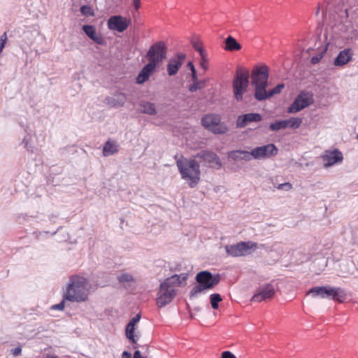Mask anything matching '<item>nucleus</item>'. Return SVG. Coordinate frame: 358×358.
Returning <instances> with one entry per match:
<instances>
[{
    "instance_id": "nucleus-1",
    "label": "nucleus",
    "mask_w": 358,
    "mask_h": 358,
    "mask_svg": "<svg viewBox=\"0 0 358 358\" xmlns=\"http://www.w3.org/2000/svg\"><path fill=\"white\" fill-rule=\"evenodd\" d=\"M88 280L81 276H71L62 288V298L73 303H83L88 300L90 294Z\"/></svg>"
},
{
    "instance_id": "nucleus-2",
    "label": "nucleus",
    "mask_w": 358,
    "mask_h": 358,
    "mask_svg": "<svg viewBox=\"0 0 358 358\" xmlns=\"http://www.w3.org/2000/svg\"><path fill=\"white\" fill-rule=\"evenodd\" d=\"M186 279V274L182 275V278L180 275H173L162 282L157 299L158 306L164 307L169 304L176 296V287L180 285L182 282L185 281Z\"/></svg>"
},
{
    "instance_id": "nucleus-3",
    "label": "nucleus",
    "mask_w": 358,
    "mask_h": 358,
    "mask_svg": "<svg viewBox=\"0 0 358 358\" xmlns=\"http://www.w3.org/2000/svg\"><path fill=\"white\" fill-rule=\"evenodd\" d=\"M181 177L190 187H194L200 180L199 164L194 159L182 158L176 162Z\"/></svg>"
},
{
    "instance_id": "nucleus-4",
    "label": "nucleus",
    "mask_w": 358,
    "mask_h": 358,
    "mask_svg": "<svg viewBox=\"0 0 358 358\" xmlns=\"http://www.w3.org/2000/svg\"><path fill=\"white\" fill-rule=\"evenodd\" d=\"M268 68L266 65L255 66L251 73V84L255 88V97L258 101L265 99L268 85Z\"/></svg>"
},
{
    "instance_id": "nucleus-5",
    "label": "nucleus",
    "mask_w": 358,
    "mask_h": 358,
    "mask_svg": "<svg viewBox=\"0 0 358 358\" xmlns=\"http://www.w3.org/2000/svg\"><path fill=\"white\" fill-rule=\"evenodd\" d=\"M227 254L231 257H239L252 255L258 249H266L264 244L259 245L252 241H241L224 247Z\"/></svg>"
},
{
    "instance_id": "nucleus-6",
    "label": "nucleus",
    "mask_w": 358,
    "mask_h": 358,
    "mask_svg": "<svg viewBox=\"0 0 358 358\" xmlns=\"http://www.w3.org/2000/svg\"><path fill=\"white\" fill-rule=\"evenodd\" d=\"M198 285H195L190 292V297L195 298L199 294L205 290L210 289L218 284L220 276L213 275L209 271H204L198 273L196 275Z\"/></svg>"
},
{
    "instance_id": "nucleus-7",
    "label": "nucleus",
    "mask_w": 358,
    "mask_h": 358,
    "mask_svg": "<svg viewBox=\"0 0 358 358\" xmlns=\"http://www.w3.org/2000/svg\"><path fill=\"white\" fill-rule=\"evenodd\" d=\"M249 71L246 69L238 67L232 82L234 96L236 101H241L243 99V94L247 92L249 85Z\"/></svg>"
},
{
    "instance_id": "nucleus-8",
    "label": "nucleus",
    "mask_w": 358,
    "mask_h": 358,
    "mask_svg": "<svg viewBox=\"0 0 358 358\" xmlns=\"http://www.w3.org/2000/svg\"><path fill=\"white\" fill-rule=\"evenodd\" d=\"M308 295L321 299H329L342 302L346 297L345 291L340 287L331 286L314 287L308 290Z\"/></svg>"
},
{
    "instance_id": "nucleus-9",
    "label": "nucleus",
    "mask_w": 358,
    "mask_h": 358,
    "mask_svg": "<svg viewBox=\"0 0 358 358\" xmlns=\"http://www.w3.org/2000/svg\"><path fill=\"white\" fill-rule=\"evenodd\" d=\"M167 48L164 43L159 41L153 44L148 50L146 57L149 64L157 68L166 58Z\"/></svg>"
},
{
    "instance_id": "nucleus-10",
    "label": "nucleus",
    "mask_w": 358,
    "mask_h": 358,
    "mask_svg": "<svg viewBox=\"0 0 358 358\" xmlns=\"http://www.w3.org/2000/svg\"><path fill=\"white\" fill-rule=\"evenodd\" d=\"M202 125L209 131L218 134H222L228 131L227 127L220 122L217 115H207L201 120Z\"/></svg>"
},
{
    "instance_id": "nucleus-11",
    "label": "nucleus",
    "mask_w": 358,
    "mask_h": 358,
    "mask_svg": "<svg viewBox=\"0 0 358 358\" xmlns=\"http://www.w3.org/2000/svg\"><path fill=\"white\" fill-rule=\"evenodd\" d=\"M313 103V95L311 92H301L295 99L292 104L289 107L290 113H297L309 106Z\"/></svg>"
},
{
    "instance_id": "nucleus-12",
    "label": "nucleus",
    "mask_w": 358,
    "mask_h": 358,
    "mask_svg": "<svg viewBox=\"0 0 358 358\" xmlns=\"http://www.w3.org/2000/svg\"><path fill=\"white\" fill-rule=\"evenodd\" d=\"M278 154V148L273 143L257 147L250 151L251 159H264Z\"/></svg>"
},
{
    "instance_id": "nucleus-13",
    "label": "nucleus",
    "mask_w": 358,
    "mask_h": 358,
    "mask_svg": "<svg viewBox=\"0 0 358 358\" xmlns=\"http://www.w3.org/2000/svg\"><path fill=\"white\" fill-rule=\"evenodd\" d=\"M275 294V289L271 284H264L261 285L256 294L252 296V301L261 302L267 299H271Z\"/></svg>"
},
{
    "instance_id": "nucleus-14",
    "label": "nucleus",
    "mask_w": 358,
    "mask_h": 358,
    "mask_svg": "<svg viewBox=\"0 0 358 358\" xmlns=\"http://www.w3.org/2000/svg\"><path fill=\"white\" fill-rule=\"evenodd\" d=\"M196 157L201 159L210 167L219 169L222 166L219 157L213 152L203 150L199 152Z\"/></svg>"
},
{
    "instance_id": "nucleus-15",
    "label": "nucleus",
    "mask_w": 358,
    "mask_h": 358,
    "mask_svg": "<svg viewBox=\"0 0 358 358\" xmlns=\"http://www.w3.org/2000/svg\"><path fill=\"white\" fill-rule=\"evenodd\" d=\"M130 20L120 15H114L108 20V27L111 30L123 32L128 27Z\"/></svg>"
},
{
    "instance_id": "nucleus-16",
    "label": "nucleus",
    "mask_w": 358,
    "mask_h": 358,
    "mask_svg": "<svg viewBox=\"0 0 358 358\" xmlns=\"http://www.w3.org/2000/svg\"><path fill=\"white\" fill-rule=\"evenodd\" d=\"M186 55L178 53L174 57L171 58L167 64V73L169 76H175L182 65Z\"/></svg>"
},
{
    "instance_id": "nucleus-17",
    "label": "nucleus",
    "mask_w": 358,
    "mask_h": 358,
    "mask_svg": "<svg viewBox=\"0 0 358 358\" xmlns=\"http://www.w3.org/2000/svg\"><path fill=\"white\" fill-rule=\"evenodd\" d=\"M324 167H329L343 160V154L338 150L325 151L322 155Z\"/></svg>"
},
{
    "instance_id": "nucleus-18",
    "label": "nucleus",
    "mask_w": 358,
    "mask_h": 358,
    "mask_svg": "<svg viewBox=\"0 0 358 358\" xmlns=\"http://www.w3.org/2000/svg\"><path fill=\"white\" fill-rule=\"evenodd\" d=\"M118 282L125 288H134L137 285V278L131 273L122 271L117 276Z\"/></svg>"
},
{
    "instance_id": "nucleus-19",
    "label": "nucleus",
    "mask_w": 358,
    "mask_h": 358,
    "mask_svg": "<svg viewBox=\"0 0 358 358\" xmlns=\"http://www.w3.org/2000/svg\"><path fill=\"white\" fill-rule=\"evenodd\" d=\"M262 120V116L259 113H248L238 116L236 121V126L239 128L246 127L250 122H259Z\"/></svg>"
},
{
    "instance_id": "nucleus-20",
    "label": "nucleus",
    "mask_w": 358,
    "mask_h": 358,
    "mask_svg": "<svg viewBox=\"0 0 358 358\" xmlns=\"http://www.w3.org/2000/svg\"><path fill=\"white\" fill-rule=\"evenodd\" d=\"M127 100V96L124 93L117 92L111 96L106 99V104L113 108H119L124 106Z\"/></svg>"
},
{
    "instance_id": "nucleus-21",
    "label": "nucleus",
    "mask_w": 358,
    "mask_h": 358,
    "mask_svg": "<svg viewBox=\"0 0 358 358\" xmlns=\"http://www.w3.org/2000/svg\"><path fill=\"white\" fill-rule=\"evenodd\" d=\"M352 57V51L350 48H345L341 51L335 58L334 64L336 66H343L347 64Z\"/></svg>"
},
{
    "instance_id": "nucleus-22",
    "label": "nucleus",
    "mask_w": 358,
    "mask_h": 358,
    "mask_svg": "<svg viewBox=\"0 0 358 358\" xmlns=\"http://www.w3.org/2000/svg\"><path fill=\"white\" fill-rule=\"evenodd\" d=\"M156 68L148 63L141 69L136 78V83L142 85L148 81L151 75L155 71Z\"/></svg>"
},
{
    "instance_id": "nucleus-23",
    "label": "nucleus",
    "mask_w": 358,
    "mask_h": 358,
    "mask_svg": "<svg viewBox=\"0 0 358 358\" xmlns=\"http://www.w3.org/2000/svg\"><path fill=\"white\" fill-rule=\"evenodd\" d=\"M82 29L85 34L97 44H102L103 43L102 36L97 33L96 28L94 26L83 25Z\"/></svg>"
},
{
    "instance_id": "nucleus-24",
    "label": "nucleus",
    "mask_w": 358,
    "mask_h": 358,
    "mask_svg": "<svg viewBox=\"0 0 358 358\" xmlns=\"http://www.w3.org/2000/svg\"><path fill=\"white\" fill-rule=\"evenodd\" d=\"M118 150L119 144L117 142L114 140H108L103 145V155L105 157H108L117 152Z\"/></svg>"
},
{
    "instance_id": "nucleus-25",
    "label": "nucleus",
    "mask_w": 358,
    "mask_h": 358,
    "mask_svg": "<svg viewBox=\"0 0 358 358\" xmlns=\"http://www.w3.org/2000/svg\"><path fill=\"white\" fill-rule=\"evenodd\" d=\"M228 157L234 161L245 160L248 162L251 160L250 152L245 150L231 151L228 153Z\"/></svg>"
},
{
    "instance_id": "nucleus-26",
    "label": "nucleus",
    "mask_w": 358,
    "mask_h": 358,
    "mask_svg": "<svg viewBox=\"0 0 358 358\" xmlns=\"http://www.w3.org/2000/svg\"><path fill=\"white\" fill-rule=\"evenodd\" d=\"M141 107V111L143 113L154 115L157 113L156 106L155 103L143 101L139 104Z\"/></svg>"
},
{
    "instance_id": "nucleus-27",
    "label": "nucleus",
    "mask_w": 358,
    "mask_h": 358,
    "mask_svg": "<svg viewBox=\"0 0 358 358\" xmlns=\"http://www.w3.org/2000/svg\"><path fill=\"white\" fill-rule=\"evenodd\" d=\"M340 275L342 277H347L349 275L354 273L355 265L352 262H343L340 265Z\"/></svg>"
},
{
    "instance_id": "nucleus-28",
    "label": "nucleus",
    "mask_w": 358,
    "mask_h": 358,
    "mask_svg": "<svg viewBox=\"0 0 358 358\" xmlns=\"http://www.w3.org/2000/svg\"><path fill=\"white\" fill-rule=\"evenodd\" d=\"M224 49L228 51L239 50L241 49V45L234 37L229 36L225 40Z\"/></svg>"
},
{
    "instance_id": "nucleus-29",
    "label": "nucleus",
    "mask_w": 358,
    "mask_h": 358,
    "mask_svg": "<svg viewBox=\"0 0 358 358\" xmlns=\"http://www.w3.org/2000/svg\"><path fill=\"white\" fill-rule=\"evenodd\" d=\"M287 122V128L297 129L302 123V119L300 117H292L289 120H285Z\"/></svg>"
},
{
    "instance_id": "nucleus-30",
    "label": "nucleus",
    "mask_w": 358,
    "mask_h": 358,
    "mask_svg": "<svg viewBox=\"0 0 358 358\" xmlns=\"http://www.w3.org/2000/svg\"><path fill=\"white\" fill-rule=\"evenodd\" d=\"M135 331V326L127 324L126 327V336L128 339L131 341L133 343H136L137 341L136 336L134 334Z\"/></svg>"
},
{
    "instance_id": "nucleus-31",
    "label": "nucleus",
    "mask_w": 358,
    "mask_h": 358,
    "mask_svg": "<svg viewBox=\"0 0 358 358\" xmlns=\"http://www.w3.org/2000/svg\"><path fill=\"white\" fill-rule=\"evenodd\" d=\"M287 122H285V120H278L273 123H271L270 124V129L272 131H279L280 129H286L287 128Z\"/></svg>"
},
{
    "instance_id": "nucleus-32",
    "label": "nucleus",
    "mask_w": 358,
    "mask_h": 358,
    "mask_svg": "<svg viewBox=\"0 0 358 358\" xmlns=\"http://www.w3.org/2000/svg\"><path fill=\"white\" fill-rule=\"evenodd\" d=\"M284 87H285L284 84L281 83V84H278L275 87H274L271 90L267 91L266 90V96L265 97V99L270 98L275 94L280 93V92L282 91V90Z\"/></svg>"
},
{
    "instance_id": "nucleus-33",
    "label": "nucleus",
    "mask_w": 358,
    "mask_h": 358,
    "mask_svg": "<svg viewBox=\"0 0 358 358\" xmlns=\"http://www.w3.org/2000/svg\"><path fill=\"white\" fill-rule=\"evenodd\" d=\"M210 304L213 309L218 308V303L222 301V297L219 294H212L210 296Z\"/></svg>"
},
{
    "instance_id": "nucleus-34",
    "label": "nucleus",
    "mask_w": 358,
    "mask_h": 358,
    "mask_svg": "<svg viewBox=\"0 0 358 358\" xmlns=\"http://www.w3.org/2000/svg\"><path fill=\"white\" fill-rule=\"evenodd\" d=\"M205 86L204 80H194L193 81V84L191 85L189 87L190 92H194L199 90L202 89Z\"/></svg>"
},
{
    "instance_id": "nucleus-35",
    "label": "nucleus",
    "mask_w": 358,
    "mask_h": 358,
    "mask_svg": "<svg viewBox=\"0 0 358 358\" xmlns=\"http://www.w3.org/2000/svg\"><path fill=\"white\" fill-rule=\"evenodd\" d=\"M81 13L85 16H94V10L93 9L88 6H83L80 8Z\"/></svg>"
},
{
    "instance_id": "nucleus-36",
    "label": "nucleus",
    "mask_w": 358,
    "mask_h": 358,
    "mask_svg": "<svg viewBox=\"0 0 358 358\" xmlns=\"http://www.w3.org/2000/svg\"><path fill=\"white\" fill-rule=\"evenodd\" d=\"M316 265H320L322 266L321 268H320L319 270H316L315 269V272H319V271H321L324 269V268L327 266V261L323 259V258H321L320 259H317V261H315L314 263H313V267L315 268Z\"/></svg>"
},
{
    "instance_id": "nucleus-37",
    "label": "nucleus",
    "mask_w": 358,
    "mask_h": 358,
    "mask_svg": "<svg viewBox=\"0 0 358 358\" xmlns=\"http://www.w3.org/2000/svg\"><path fill=\"white\" fill-rule=\"evenodd\" d=\"M6 41H7L6 34L4 33L1 35V36L0 38V53L1 52L3 48H4Z\"/></svg>"
},
{
    "instance_id": "nucleus-38",
    "label": "nucleus",
    "mask_w": 358,
    "mask_h": 358,
    "mask_svg": "<svg viewBox=\"0 0 358 358\" xmlns=\"http://www.w3.org/2000/svg\"><path fill=\"white\" fill-rule=\"evenodd\" d=\"M292 186L289 182H285L282 184H280L278 187V189H284L285 191H289L292 189Z\"/></svg>"
},
{
    "instance_id": "nucleus-39",
    "label": "nucleus",
    "mask_w": 358,
    "mask_h": 358,
    "mask_svg": "<svg viewBox=\"0 0 358 358\" xmlns=\"http://www.w3.org/2000/svg\"><path fill=\"white\" fill-rule=\"evenodd\" d=\"M65 301L63 299L59 303L52 306V308L53 310H63L65 306Z\"/></svg>"
},
{
    "instance_id": "nucleus-40",
    "label": "nucleus",
    "mask_w": 358,
    "mask_h": 358,
    "mask_svg": "<svg viewBox=\"0 0 358 358\" xmlns=\"http://www.w3.org/2000/svg\"><path fill=\"white\" fill-rule=\"evenodd\" d=\"M200 66H201V67L204 71H206L208 69V59H207V57L201 58V62H200Z\"/></svg>"
},
{
    "instance_id": "nucleus-41",
    "label": "nucleus",
    "mask_w": 358,
    "mask_h": 358,
    "mask_svg": "<svg viewBox=\"0 0 358 358\" xmlns=\"http://www.w3.org/2000/svg\"><path fill=\"white\" fill-rule=\"evenodd\" d=\"M141 315L137 314L134 317H133L129 324L136 326V324L140 321Z\"/></svg>"
},
{
    "instance_id": "nucleus-42",
    "label": "nucleus",
    "mask_w": 358,
    "mask_h": 358,
    "mask_svg": "<svg viewBox=\"0 0 358 358\" xmlns=\"http://www.w3.org/2000/svg\"><path fill=\"white\" fill-rule=\"evenodd\" d=\"M222 358H236V356L229 351H224L222 353Z\"/></svg>"
},
{
    "instance_id": "nucleus-43",
    "label": "nucleus",
    "mask_w": 358,
    "mask_h": 358,
    "mask_svg": "<svg viewBox=\"0 0 358 358\" xmlns=\"http://www.w3.org/2000/svg\"><path fill=\"white\" fill-rule=\"evenodd\" d=\"M22 352V349L20 347H17L15 348V349H13L11 350V353L13 356L16 357L17 355H19Z\"/></svg>"
},
{
    "instance_id": "nucleus-44",
    "label": "nucleus",
    "mask_w": 358,
    "mask_h": 358,
    "mask_svg": "<svg viewBox=\"0 0 358 358\" xmlns=\"http://www.w3.org/2000/svg\"><path fill=\"white\" fill-rule=\"evenodd\" d=\"M322 55H319L315 56V57H312L311 62L313 64H315L320 62V60L322 59Z\"/></svg>"
},
{
    "instance_id": "nucleus-45",
    "label": "nucleus",
    "mask_w": 358,
    "mask_h": 358,
    "mask_svg": "<svg viewBox=\"0 0 358 358\" xmlns=\"http://www.w3.org/2000/svg\"><path fill=\"white\" fill-rule=\"evenodd\" d=\"M192 45L196 50H199L200 48L202 47L201 45L200 44L199 41H192Z\"/></svg>"
},
{
    "instance_id": "nucleus-46",
    "label": "nucleus",
    "mask_w": 358,
    "mask_h": 358,
    "mask_svg": "<svg viewBox=\"0 0 358 358\" xmlns=\"http://www.w3.org/2000/svg\"><path fill=\"white\" fill-rule=\"evenodd\" d=\"M197 51L199 52V55L201 56V57H207L206 56V53L205 52L203 48L201 47L200 48L199 50H197Z\"/></svg>"
},
{
    "instance_id": "nucleus-47",
    "label": "nucleus",
    "mask_w": 358,
    "mask_h": 358,
    "mask_svg": "<svg viewBox=\"0 0 358 358\" xmlns=\"http://www.w3.org/2000/svg\"><path fill=\"white\" fill-rule=\"evenodd\" d=\"M134 6L136 9H138L141 6V0H133Z\"/></svg>"
},
{
    "instance_id": "nucleus-48",
    "label": "nucleus",
    "mask_w": 358,
    "mask_h": 358,
    "mask_svg": "<svg viewBox=\"0 0 358 358\" xmlns=\"http://www.w3.org/2000/svg\"><path fill=\"white\" fill-rule=\"evenodd\" d=\"M191 72H192V81L197 80L198 78H197V74H196V69L192 71Z\"/></svg>"
},
{
    "instance_id": "nucleus-49",
    "label": "nucleus",
    "mask_w": 358,
    "mask_h": 358,
    "mask_svg": "<svg viewBox=\"0 0 358 358\" xmlns=\"http://www.w3.org/2000/svg\"><path fill=\"white\" fill-rule=\"evenodd\" d=\"M122 358H131V355L127 351H124L122 355Z\"/></svg>"
},
{
    "instance_id": "nucleus-50",
    "label": "nucleus",
    "mask_w": 358,
    "mask_h": 358,
    "mask_svg": "<svg viewBox=\"0 0 358 358\" xmlns=\"http://www.w3.org/2000/svg\"><path fill=\"white\" fill-rule=\"evenodd\" d=\"M32 144H34V141L32 139V137H31L29 139H26V145L27 146H28L29 145L31 146Z\"/></svg>"
},
{
    "instance_id": "nucleus-51",
    "label": "nucleus",
    "mask_w": 358,
    "mask_h": 358,
    "mask_svg": "<svg viewBox=\"0 0 358 358\" xmlns=\"http://www.w3.org/2000/svg\"><path fill=\"white\" fill-rule=\"evenodd\" d=\"M187 66L189 68L191 71L195 69L194 66L192 62H188Z\"/></svg>"
},
{
    "instance_id": "nucleus-52",
    "label": "nucleus",
    "mask_w": 358,
    "mask_h": 358,
    "mask_svg": "<svg viewBox=\"0 0 358 358\" xmlns=\"http://www.w3.org/2000/svg\"><path fill=\"white\" fill-rule=\"evenodd\" d=\"M320 3L318 4V6H317V10L315 11V15L316 16H318V15L320 13Z\"/></svg>"
},
{
    "instance_id": "nucleus-53",
    "label": "nucleus",
    "mask_w": 358,
    "mask_h": 358,
    "mask_svg": "<svg viewBox=\"0 0 358 358\" xmlns=\"http://www.w3.org/2000/svg\"><path fill=\"white\" fill-rule=\"evenodd\" d=\"M325 15H326V14H325V13H324V12H323V13H322V15H323V17H324V16H325Z\"/></svg>"
},
{
    "instance_id": "nucleus-54",
    "label": "nucleus",
    "mask_w": 358,
    "mask_h": 358,
    "mask_svg": "<svg viewBox=\"0 0 358 358\" xmlns=\"http://www.w3.org/2000/svg\"><path fill=\"white\" fill-rule=\"evenodd\" d=\"M357 138H358V134H357Z\"/></svg>"
}]
</instances>
